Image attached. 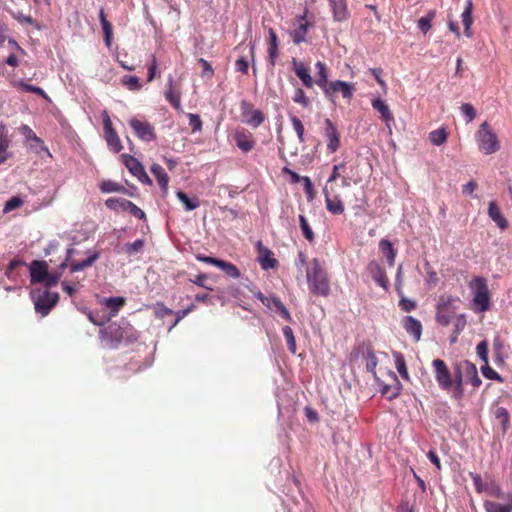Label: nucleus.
<instances>
[{
  "mask_svg": "<svg viewBox=\"0 0 512 512\" xmlns=\"http://www.w3.org/2000/svg\"><path fill=\"white\" fill-rule=\"evenodd\" d=\"M478 149L484 155H492L501 148L497 134L488 122H483L475 134Z\"/></svg>",
  "mask_w": 512,
  "mask_h": 512,
  "instance_id": "nucleus-1",
  "label": "nucleus"
},
{
  "mask_svg": "<svg viewBox=\"0 0 512 512\" xmlns=\"http://www.w3.org/2000/svg\"><path fill=\"white\" fill-rule=\"evenodd\" d=\"M459 301L457 297L449 294L439 296L435 309V320L441 326H448L453 317L456 315V303Z\"/></svg>",
  "mask_w": 512,
  "mask_h": 512,
  "instance_id": "nucleus-2",
  "label": "nucleus"
},
{
  "mask_svg": "<svg viewBox=\"0 0 512 512\" xmlns=\"http://www.w3.org/2000/svg\"><path fill=\"white\" fill-rule=\"evenodd\" d=\"M469 288L473 293V303L479 312H485L490 309V293L487 281L484 277H474Z\"/></svg>",
  "mask_w": 512,
  "mask_h": 512,
  "instance_id": "nucleus-3",
  "label": "nucleus"
},
{
  "mask_svg": "<svg viewBox=\"0 0 512 512\" xmlns=\"http://www.w3.org/2000/svg\"><path fill=\"white\" fill-rule=\"evenodd\" d=\"M322 88L324 90L325 95L331 100L334 101V98L337 93H341L343 98L351 99L354 93V86L351 83L345 81H332L327 82V74L325 72V67L322 65Z\"/></svg>",
  "mask_w": 512,
  "mask_h": 512,
  "instance_id": "nucleus-4",
  "label": "nucleus"
},
{
  "mask_svg": "<svg viewBox=\"0 0 512 512\" xmlns=\"http://www.w3.org/2000/svg\"><path fill=\"white\" fill-rule=\"evenodd\" d=\"M240 111L242 122L252 128L259 127L266 119L265 114L261 110L255 109L254 105L247 100L241 101Z\"/></svg>",
  "mask_w": 512,
  "mask_h": 512,
  "instance_id": "nucleus-5",
  "label": "nucleus"
},
{
  "mask_svg": "<svg viewBox=\"0 0 512 512\" xmlns=\"http://www.w3.org/2000/svg\"><path fill=\"white\" fill-rule=\"evenodd\" d=\"M129 125L140 140L151 142L156 139L155 128L148 121L134 117L129 120Z\"/></svg>",
  "mask_w": 512,
  "mask_h": 512,
  "instance_id": "nucleus-6",
  "label": "nucleus"
},
{
  "mask_svg": "<svg viewBox=\"0 0 512 512\" xmlns=\"http://www.w3.org/2000/svg\"><path fill=\"white\" fill-rule=\"evenodd\" d=\"M35 310L41 313L43 316L49 314L50 310L57 304L59 300V294L56 292H50L48 290L43 291L37 297L33 296Z\"/></svg>",
  "mask_w": 512,
  "mask_h": 512,
  "instance_id": "nucleus-7",
  "label": "nucleus"
},
{
  "mask_svg": "<svg viewBox=\"0 0 512 512\" xmlns=\"http://www.w3.org/2000/svg\"><path fill=\"white\" fill-rule=\"evenodd\" d=\"M432 366L434 368L435 378L439 386L443 390L451 389L453 386V380L445 362L441 359H435L432 362Z\"/></svg>",
  "mask_w": 512,
  "mask_h": 512,
  "instance_id": "nucleus-8",
  "label": "nucleus"
},
{
  "mask_svg": "<svg viewBox=\"0 0 512 512\" xmlns=\"http://www.w3.org/2000/svg\"><path fill=\"white\" fill-rule=\"evenodd\" d=\"M103 125H104V133H105V139L109 146V148L115 152L118 153L122 150L123 146L121 144L120 138L113 128L111 119L108 115V113L105 111L103 114Z\"/></svg>",
  "mask_w": 512,
  "mask_h": 512,
  "instance_id": "nucleus-9",
  "label": "nucleus"
},
{
  "mask_svg": "<svg viewBox=\"0 0 512 512\" xmlns=\"http://www.w3.org/2000/svg\"><path fill=\"white\" fill-rule=\"evenodd\" d=\"M102 338L107 342L108 346L115 349L125 338V330L119 325L113 323L101 331Z\"/></svg>",
  "mask_w": 512,
  "mask_h": 512,
  "instance_id": "nucleus-10",
  "label": "nucleus"
},
{
  "mask_svg": "<svg viewBox=\"0 0 512 512\" xmlns=\"http://www.w3.org/2000/svg\"><path fill=\"white\" fill-rule=\"evenodd\" d=\"M325 125V141L327 145V151L329 153H335L341 144L340 132L330 119L325 120Z\"/></svg>",
  "mask_w": 512,
  "mask_h": 512,
  "instance_id": "nucleus-11",
  "label": "nucleus"
},
{
  "mask_svg": "<svg viewBox=\"0 0 512 512\" xmlns=\"http://www.w3.org/2000/svg\"><path fill=\"white\" fill-rule=\"evenodd\" d=\"M233 138L236 146L244 153L250 152L256 143L253 134L244 128L236 130Z\"/></svg>",
  "mask_w": 512,
  "mask_h": 512,
  "instance_id": "nucleus-12",
  "label": "nucleus"
},
{
  "mask_svg": "<svg viewBox=\"0 0 512 512\" xmlns=\"http://www.w3.org/2000/svg\"><path fill=\"white\" fill-rule=\"evenodd\" d=\"M258 252V262L263 270L273 269L277 266V259L274 258L273 252L264 246L261 241L256 244Z\"/></svg>",
  "mask_w": 512,
  "mask_h": 512,
  "instance_id": "nucleus-13",
  "label": "nucleus"
},
{
  "mask_svg": "<svg viewBox=\"0 0 512 512\" xmlns=\"http://www.w3.org/2000/svg\"><path fill=\"white\" fill-rule=\"evenodd\" d=\"M121 158L123 164L133 176L137 177L141 181L144 179L149 180L143 165L135 157L128 154H122Z\"/></svg>",
  "mask_w": 512,
  "mask_h": 512,
  "instance_id": "nucleus-14",
  "label": "nucleus"
},
{
  "mask_svg": "<svg viewBox=\"0 0 512 512\" xmlns=\"http://www.w3.org/2000/svg\"><path fill=\"white\" fill-rule=\"evenodd\" d=\"M31 283H42L48 276V264L45 261L34 260L30 265Z\"/></svg>",
  "mask_w": 512,
  "mask_h": 512,
  "instance_id": "nucleus-15",
  "label": "nucleus"
},
{
  "mask_svg": "<svg viewBox=\"0 0 512 512\" xmlns=\"http://www.w3.org/2000/svg\"><path fill=\"white\" fill-rule=\"evenodd\" d=\"M165 99L171 104V106L177 110L181 111V92L176 86L174 85L173 78L170 76L168 79L167 88L165 90Z\"/></svg>",
  "mask_w": 512,
  "mask_h": 512,
  "instance_id": "nucleus-16",
  "label": "nucleus"
},
{
  "mask_svg": "<svg viewBox=\"0 0 512 512\" xmlns=\"http://www.w3.org/2000/svg\"><path fill=\"white\" fill-rule=\"evenodd\" d=\"M372 107L380 113L381 119L385 122L389 134H391V122L394 121V116L389 106L381 98H376L372 101Z\"/></svg>",
  "mask_w": 512,
  "mask_h": 512,
  "instance_id": "nucleus-17",
  "label": "nucleus"
},
{
  "mask_svg": "<svg viewBox=\"0 0 512 512\" xmlns=\"http://www.w3.org/2000/svg\"><path fill=\"white\" fill-rule=\"evenodd\" d=\"M320 266L317 259H314L311 266L307 267V281L309 289L313 293H318L320 289V278H319Z\"/></svg>",
  "mask_w": 512,
  "mask_h": 512,
  "instance_id": "nucleus-18",
  "label": "nucleus"
},
{
  "mask_svg": "<svg viewBox=\"0 0 512 512\" xmlns=\"http://www.w3.org/2000/svg\"><path fill=\"white\" fill-rule=\"evenodd\" d=\"M10 142L8 130L4 124L0 123V164L12 157V153L9 151Z\"/></svg>",
  "mask_w": 512,
  "mask_h": 512,
  "instance_id": "nucleus-19",
  "label": "nucleus"
},
{
  "mask_svg": "<svg viewBox=\"0 0 512 512\" xmlns=\"http://www.w3.org/2000/svg\"><path fill=\"white\" fill-rule=\"evenodd\" d=\"M402 324L407 333L412 335L416 341H419L422 334V324L412 316H405Z\"/></svg>",
  "mask_w": 512,
  "mask_h": 512,
  "instance_id": "nucleus-20",
  "label": "nucleus"
},
{
  "mask_svg": "<svg viewBox=\"0 0 512 512\" xmlns=\"http://www.w3.org/2000/svg\"><path fill=\"white\" fill-rule=\"evenodd\" d=\"M328 4L336 21H343L348 18L346 0H328Z\"/></svg>",
  "mask_w": 512,
  "mask_h": 512,
  "instance_id": "nucleus-21",
  "label": "nucleus"
},
{
  "mask_svg": "<svg viewBox=\"0 0 512 512\" xmlns=\"http://www.w3.org/2000/svg\"><path fill=\"white\" fill-rule=\"evenodd\" d=\"M292 65L296 75L300 78L303 85L307 88H311L313 86V79L310 76L309 69L306 65L301 61H297L295 58L292 60Z\"/></svg>",
  "mask_w": 512,
  "mask_h": 512,
  "instance_id": "nucleus-22",
  "label": "nucleus"
},
{
  "mask_svg": "<svg viewBox=\"0 0 512 512\" xmlns=\"http://www.w3.org/2000/svg\"><path fill=\"white\" fill-rule=\"evenodd\" d=\"M367 269L377 284L386 289L388 284L387 276L379 263L376 261H371L368 264Z\"/></svg>",
  "mask_w": 512,
  "mask_h": 512,
  "instance_id": "nucleus-23",
  "label": "nucleus"
},
{
  "mask_svg": "<svg viewBox=\"0 0 512 512\" xmlns=\"http://www.w3.org/2000/svg\"><path fill=\"white\" fill-rule=\"evenodd\" d=\"M488 215L500 229L504 230L508 227V221L502 215L501 209L495 201L489 203Z\"/></svg>",
  "mask_w": 512,
  "mask_h": 512,
  "instance_id": "nucleus-24",
  "label": "nucleus"
},
{
  "mask_svg": "<svg viewBox=\"0 0 512 512\" xmlns=\"http://www.w3.org/2000/svg\"><path fill=\"white\" fill-rule=\"evenodd\" d=\"M269 41H268V61L271 66H275L276 60L278 58V39L275 31L272 28H269Z\"/></svg>",
  "mask_w": 512,
  "mask_h": 512,
  "instance_id": "nucleus-25",
  "label": "nucleus"
},
{
  "mask_svg": "<svg viewBox=\"0 0 512 512\" xmlns=\"http://www.w3.org/2000/svg\"><path fill=\"white\" fill-rule=\"evenodd\" d=\"M294 29L291 32V36L293 39V42L295 44H299L305 40V36L308 29V22L305 20L304 17L298 18L296 23L294 24Z\"/></svg>",
  "mask_w": 512,
  "mask_h": 512,
  "instance_id": "nucleus-26",
  "label": "nucleus"
},
{
  "mask_svg": "<svg viewBox=\"0 0 512 512\" xmlns=\"http://www.w3.org/2000/svg\"><path fill=\"white\" fill-rule=\"evenodd\" d=\"M463 367L462 362L457 364L455 367L454 372V391H453V397L455 399H461L464 395V389H463Z\"/></svg>",
  "mask_w": 512,
  "mask_h": 512,
  "instance_id": "nucleus-27",
  "label": "nucleus"
},
{
  "mask_svg": "<svg viewBox=\"0 0 512 512\" xmlns=\"http://www.w3.org/2000/svg\"><path fill=\"white\" fill-rule=\"evenodd\" d=\"M506 499L509 501L507 504H500L497 502L486 500L484 502V508L486 512H512V493L506 495Z\"/></svg>",
  "mask_w": 512,
  "mask_h": 512,
  "instance_id": "nucleus-28",
  "label": "nucleus"
},
{
  "mask_svg": "<svg viewBox=\"0 0 512 512\" xmlns=\"http://www.w3.org/2000/svg\"><path fill=\"white\" fill-rule=\"evenodd\" d=\"M151 173L156 178L161 189L166 193L168 190L169 177L164 168L159 164H153L151 166Z\"/></svg>",
  "mask_w": 512,
  "mask_h": 512,
  "instance_id": "nucleus-29",
  "label": "nucleus"
},
{
  "mask_svg": "<svg viewBox=\"0 0 512 512\" xmlns=\"http://www.w3.org/2000/svg\"><path fill=\"white\" fill-rule=\"evenodd\" d=\"M462 367L466 377L471 381L472 385L474 387H479L482 381L478 376L476 366L469 361H463Z\"/></svg>",
  "mask_w": 512,
  "mask_h": 512,
  "instance_id": "nucleus-30",
  "label": "nucleus"
},
{
  "mask_svg": "<svg viewBox=\"0 0 512 512\" xmlns=\"http://www.w3.org/2000/svg\"><path fill=\"white\" fill-rule=\"evenodd\" d=\"M428 139L432 145L441 146L447 142L448 132L444 127L435 129L429 133Z\"/></svg>",
  "mask_w": 512,
  "mask_h": 512,
  "instance_id": "nucleus-31",
  "label": "nucleus"
},
{
  "mask_svg": "<svg viewBox=\"0 0 512 512\" xmlns=\"http://www.w3.org/2000/svg\"><path fill=\"white\" fill-rule=\"evenodd\" d=\"M129 200L118 197H110L105 201V205L110 210L115 212L126 211L127 204H129Z\"/></svg>",
  "mask_w": 512,
  "mask_h": 512,
  "instance_id": "nucleus-32",
  "label": "nucleus"
},
{
  "mask_svg": "<svg viewBox=\"0 0 512 512\" xmlns=\"http://www.w3.org/2000/svg\"><path fill=\"white\" fill-rule=\"evenodd\" d=\"M363 357L366 361V369L375 375V368L377 366V358L369 346H362Z\"/></svg>",
  "mask_w": 512,
  "mask_h": 512,
  "instance_id": "nucleus-33",
  "label": "nucleus"
},
{
  "mask_svg": "<svg viewBox=\"0 0 512 512\" xmlns=\"http://www.w3.org/2000/svg\"><path fill=\"white\" fill-rule=\"evenodd\" d=\"M100 22L102 25V29L104 32V38L107 46H110L111 44V38H112V25L111 23L106 19V15L103 9L100 10L99 13Z\"/></svg>",
  "mask_w": 512,
  "mask_h": 512,
  "instance_id": "nucleus-34",
  "label": "nucleus"
},
{
  "mask_svg": "<svg viewBox=\"0 0 512 512\" xmlns=\"http://www.w3.org/2000/svg\"><path fill=\"white\" fill-rule=\"evenodd\" d=\"M100 190L104 193H125L127 190L126 188L114 181L111 180H105L100 184Z\"/></svg>",
  "mask_w": 512,
  "mask_h": 512,
  "instance_id": "nucleus-35",
  "label": "nucleus"
},
{
  "mask_svg": "<svg viewBox=\"0 0 512 512\" xmlns=\"http://www.w3.org/2000/svg\"><path fill=\"white\" fill-rule=\"evenodd\" d=\"M380 249L386 254L389 266L394 265L396 251L389 240L383 239L379 243Z\"/></svg>",
  "mask_w": 512,
  "mask_h": 512,
  "instance_id": "nucleus-36",
  "label": "nucleus"
},
{
  "mask_svg": "<svg viewBox=\"0 0 512 512\" xmlns=\"http://www.w3.org/2000/svg\"><path fill=\"white\" fill-rule=\"evenodd\" d=\"M99 258V254L97 252L90 255L87 259L81 262H73L70 265V270L72 273L81 271L87 267H90L97 259Z\"/></svg>",
  "mask_w": 512,
  "mask_h": 512,
  "instance_id": "nucleus-37",
  "label": "nucleus"
},
{
  "mask_svg": "<svg viewBox=\"0 0 512 512\" xmlns=\"http://www.w3.org/2000/svg\"><path fill=\"white\" fill-rule=\"evenodd\" d=\"M218 268L233 279H238L241 276L240 270L233 263L221 260Z\"/></svg>",
  "mask_w": 512,
  "mask_h": 512,
  "instance_id": "nucleus-38",
  "label": "nucleus"
},
{
  "mask_svg": "<svg viewBox=\"0 0 512 512\" xmlns=\"http://www.w3.org/2000/svg\"><path fill=\"white\" fill-rule=\"evenodd\" d=\"M177 198L184 204L187 211L194 210L199 207L200 203L197 198L190 199L188 195L183 191L176 193Z\"/></svg>",
  "mask_w": 512,
  "mask_h": 512,
  "instance_id": "nucleus-39",
  "label": "nucleus"
},
{
  "mask_svg": "<svg viewBox=\"0 0 512 512\" xmlns=\"http://www.w3.org/2000/svg\"><path fill=\"white\" fill-rule=\"evenodd\" d=\"M393 356L395 358L396 370L398 371L402 378L408 379V371L404 356L399 352H394Z\"/></svg>",
  "mask_w": 512,
  "mask_h": 512,
  "instance_id": "nucleus-40",
  "label": "nucleus"
},
{
  "mask_svg": "<svg viewBox=\"0 0 512 512\" xmlns=\"http://www.w3.org/2000/svg\"><path fill=\"white\" fill-rule=\"evenodd\" d=\"M424 268H425V271L427 274L426 284L430 288L435 287L437 285V283L439 282V278H438L436 271L433 269V267L431 266V264L428 261H426L424 263Z\"/></svg>",
  "mask_w": 512,
  "mask_h": 512,
  "instance_id": "nucleus-41",
  "label": "nucleus"
},
{
  "mask_svg": "<svg viewBox=\"0 0 512 512\" xmlns=\"http://www.w3.org/2000/svg\"><path fill=\"white\" fill-rule=\"evenodd\" d=\"M436 13L434 10H431L428 12V14L424 17H421L418 20V27L419 29L426 34L432 27L431 22L434 19Z\"/></svg>",
  "mask_w": 512,
  "mask_h": 512,
  "instance_id": "nucleus-42",
  "label": "nucleus"
},
{
  "mask_svg": "<svg viewBox=\"0 0 512 512\" xmlns=\"http://www.w3.org/2000/svg\"><path fill=\"white\" fill-rule=\"evenodd\" d=\"M122 84L131 91H138L142 88L140 80L136 76L125 75L122 78Z\"/></svg>",
  "mask_w": 512,
  "mask_h": 512,
  "instance_id": "nucleus-43",
  "label": "nucleus"
},
{
  "mask_svg": "<svg viewBox=\"0 0 512 512\" xmlns=\"http://www.w3.org/2000/svg\"><path fill=\"white\" fill-rule=\"evenodd\" d=\"M125 305V299L122 297H110L106 300V306L112 311V315L116 313Z\"/></svg>",
  "mask_w": 512,
  "mask_h": 512,
  "instance_id": "nucleus-44",
  "label": "nucleus"
},
{
  "mask_svg": "<svg viewBox=\"0 0 512 512\" xmlns=\"http://www.w3.org/2000/svg\"><path fill=\"white\" fill-rule=\"evenodd\" d=\"M282 331H283V335L287 341L288 349L292 353H295L296 352V341H295V337H294L292 328L289 326H284Z\"/></svg>",
  "mask_w": 512,
  "mask_h": 512,
  "instance_id": "nucleus-45",
  "label": "nucleus"
},
{
  "mask_svg": "<svg viewBox=\"0 0 512 512\" xmlns=\"http://www.w3.org/2000/svg\"><path fill=\"white\" fill-rule=\"evenodd\" d=\"M23 204H24V201L20 197L14 196V197L10 198L8 201H6L3 212L4 213L11 212L15 209L20 208Z\"/></svg>",
  "mask_w": 512,
  "mask_h": 512,
  "instance_id": "nucleus-46",
  "label": "nucleus"
},
{
  "mask_svg": "<svg viewBox=\"0 0 512 512\" xmlns=\"http://www.w3.org/2000/svg\"><path fill=\"white\" fill-rule=\"evenodd\" d=\"M299 221H300V227H301L304 237L308 241L312 242L314 240V233H313L312 229L310 228L306 218L303 215H300Z\"/></svg>",
  "mask_w": 512,
  "mask_h": 512,
  "instance_id": "nucleus-47",
  "label": "nucleus"
},
{
  "mask_svg": "<svg viewBox=\"0 0 512 512\" xmlns=\"http://www.w3.org/2000/svg\"><path fill=\"white\" fill-rule=\"evenodd\" d=\"M496 418L500 421L503 430L505 431L508 428L509 425V413L506 408L499 407L496 410Z\"/></svg>",
  "mask_w": 512,
  "mask_h": 512,
  "instance_id": "nucleus-48",
  "label": "nucleus"
},
{
  "mask_svg": "<svg viewBox=\"0 0 512 512\" xmlns=\"http://www.w3.org/2000/svg\"><path fill=\"white\" fill-rule=\"evenodd\" d=\"M472 2L471 0H469L467 2V5L464 9V11L462 12V22H463V25L464 26H472V23H473V17H472Z\"/></svg>",
  "mask_w": 512,
  "mask_h": 512,
  "instance_id": "nucleus-49",
  "label": "nucleus"
},
{
  "mask_svg": "<svg viewBox=\"0 0 512 512\" xmlns=\"http://www.w3.org/2000/svg\"><path fill=\"white\" fill-rule=\"evenodd\" d=\"M478 357L485 363L488 364V344L487 342L481 341L476 347Z\"/></svg>",
  "mask_w": 512,
  "mask_h": 512,
  "instance_id": "nucleus-50",
  "label": "nucleus"
},
{
  "mask_svg": "<svg viewBox=\"0 0 512 512\" xmlns=\"http://www.w3.org/2000/svg\"><path fill=\"white\" fill-rule=\"evenodd\" d=\"M126 211L138 219L146 220L145 212L131 201L127 204Z\"/></svg>",
  "mask_w": 512,
  "mask_h": 512,
  "instance_id": "nucleus-51",
  "label": "nucleus"
},
{
  "mask_svg": "<svg viewBox=\"0 0 512 512\" xmlns=\"http://www.w3.org/2000/svg\"><path fill=\"white\" fill-rule=\"evenodd\" d=\"M189 125L193 132L201 131L202 129V121L197 114L189 113L188 114Z\"/></svg>",
  "mask_w": 512,
  "mask_h": 512,
  "instance_id": "nucleus-52",
  "label": "nucleus"
},
{
  "mask_svg": "<svg viewBox=\"0 0 512 512\" xmlns=\"http://www.w3.org/2000/svg\"><path fill=\"white\" fill-rule=\"evenodd\" d=\"M144 247V241L142 239H137L133 243H128L125 246L126 252L129 254H135L141 251Z\"/></svg>",
  "mask_w": 512,
  "mask_h": 512,
  "instance_id": "nucleus-53",
  "label": "nucleus"
},
{
  "mask_svg": "<svg viewBox=\"0 0 512 512\" xmlns=\"http://www.w3.org/2000/svg\"><path fill=\"white\" fill-rule=\"evenodd\" d=\"M470 476L473 480V483L475 485L476 491L478 493H482L484 491H487V486L483 483L481 476L476 473H470Z\"/></svg>",
  "mask_w": 512,
  "mask_h": 512,
  "instance_id": "nucleus-54",
  "label": "nucleus"
},
{
  "mask_svg": "<svg viewBox=\"0 0 512 512\" xmlns=\"http://www.w3.org/2000/svg\"><path fill=\"white\" fill-rule=\"evenodd\" d=\"M461 111L467 117V122H471L476 116L474 107L469 103L462 104Z\"/></svg>",
  "mask_w": 512,
  "mask_h": 512,
  "instance_id": "nucleus-55",
  "label": "nucleus"
},
{
  "mask_svg": "<svg viewBox=\"0 0 512 512\" xmlns=\"http://www.w3.org/2000/svg\"><path fill=\"white\" fill-rule=\"evenodd\" d=\"M327 208L333 214H341L343 212V205L340 201H331L329 198L326 199Z\"/></svg>",
  "mask_w": 512,
  "mask_h": 512,
  "instance_id": "nucleus-56",
  "label": "nucleus"
},
{
  "mask_svg": "<svg viewBox=\"0 0 512 512\" xmlns=\"http://www.w3.org/2000/svg\"><path fill=\"white\" fill-rule=\"evenodd\" d=\"M481 371H482L483 375L488 379L501 380V377L499 376V374L495 370H493L490 366H488V364H485L481 368Z\"/></svg>",
  "mask_w": 512,
  "mask_h": 512,
  "instance_id": "nucleus-57",
  "label": "nucleus"
},
{
  "mask_svg": "<svg viewBox=\"0 0 512 512\" xmlns=\"http://www.w3.org/2000/svg\"><path fill=\"white\" fill-rule=\"evenodd\" d=\"M416 305L417 304L414 300H411V299H408L405 297L401 298V300L399 302V306L405 312H410V311L414 310L416 308Z\"/></svg>",
  "mask_w": 512,
  "mask_h": 512,
  "instance_id": "nucleus-58",
  "label": "nucleus"
},
{
  "mask_svg": "<svg viewBox=\"0 0 512 512\" xmlns=\"http://www.w3.org/2000/svg\"><path fill=\"white\" fill-rule=\"evenodd\" d=\"M22 265H25V262L23 260H19V259H13L9 262L8 266H7V269L5 271V275L8 277V278H11L12 277V273L13 271L19 267V266H22Z\"/></svg>",
  "mask_w": 512,
  "mask_h": 512,
  "instance_id": "nucleus-59",
  "label": "nucleus"
},
{
  "mask_svg": "<svg viewBox=\"0 0 512 512\" xmlns=\"http://www.w3.org/2000/svg\"><path fill=\"white\" fill-rule=\"evenodd\" d=\"M466 326V317L464 314H460L456 317L454 322V332L456 334H460V332L464 329Z\"/></svg>",
  "mask_w": 512,
  "mask_h": 512,
  "instance_id": "nucleus-60",
  "label": "nucleus"
},
{
  "mask_svg": "<svg viewBox=\"0 0 512 512\" xmlns=\"http://www.w3.org/2000/svg\"><path fill=\"white\" fill-rule=\"evenodd\" d=\"M196 259L198 261H200V262H203V263H206V264H210V265H214L216 267H219V264L221 262V259L210 257V256H204L202 254H197L196 255Z\"/></svg>",
  "mask_w": 512,
  "mask_h": 512,
  "instance_id": "nucleus-61",
  "label": "nucleus"
},
{
  "mask_svg": "<svg viewBox=\"0 0 512 512\" xmlns=\"http://www.w3.org/2000/svg\"><path fill=\"white\" fill-rule=\"evenodd\" d=\"M291 122H292V126H293L295 132L297 133L298 137L300 139H302V136L304 133V126H303L301 120L294 116V117H292Z\"/></svg>",
  "mask_w": 512,
  "mask_h": 512,
  "instance_id": "nucleus-62",
  "label": "nucleus"
},
{
  "mask_svg": "<svg viewBox=\"0 0 512 512\" xmlns=\"http://www.w3.org/2000/svg\"><path fill=\"white\" fill-rule=\"evenodd\" d=\"M302 182L304 184V190L307 194L308 200H312L314 198L312 182L308 177H302Z\"/></svg>",
  "mask_w": 512,
  "mask_h": 512,
  "instance_id": "nucleus-63",
  "label": "nucleus"
},
{
  "mask_svg": "<svg viewBox=\"0 0 512 512\" xmlns=\"http://www.w3.org/2000/svg\"><path fill=\"white\" fill-rule=\"evenodd\" d=\"M60 277H61V273H49L48 272V276L45 278V281H43L42 283L45 284L47 287H52L58 282Z\"/></svg>",
  "mask_w": 512,
  "mask_h": 512,
  "instance_id": "nucleus-64",
  "label": "nucleus"
}]
</instances>
